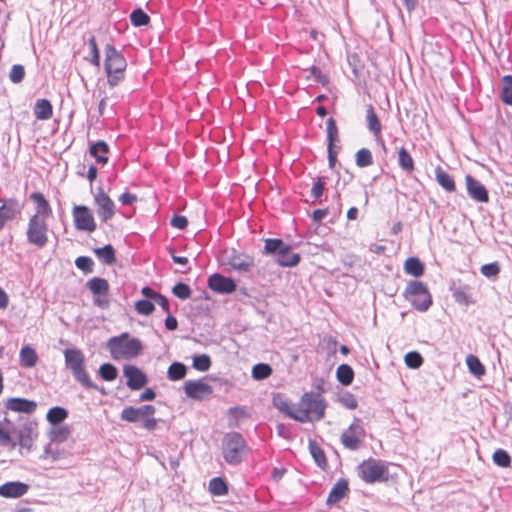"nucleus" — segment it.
<instances>
[{"label":"nucleus","instance_id":"nucleus-63","mask_svg":"<svg viewBox=\"0 0 512 512\" xmlns=\"http://www.w3.org/2000/svg\"><path fill=\"white\" fill-rule=\"evenodd\" d=\"M156 397V393L152 388H147L144 392H142L139 396V401H152Z\"/></svg>","mask_w":512,"mask_h":512},{"label":"nucleus","instance_id":"nucleus-43","mask_svg":"<svg viewBox=\"0 0 512 512\" xmlns=\"http://www.w3.org/2000/svg\"><path fill=\"white\" fill-rule=\"evenodd\" d=\"M466 364L469 368V371L477 376V377H480L482 375H484L485 373V368L484 366L482 365V363L480 362V360L474 356V355H468L466 357Z\"/></svg>","mask_w":512,"mask_h":512},{"label":"nucleus","instance_id":"nucleus-13","mask_svg":"<svg viewBox=\"0 0 512 512\" xmlns=\"http://www.w3.org/2000/svg\"><path fill=\"white\" fill-rule=\"evenodd\" d=\"M23 205L17 198H0V230L6 223L13 221L21 214Z\"/></svg>","mask_w":512,"mask_h":512},{"label":"nucleus","instance_id":"nucleus-23","mask_svg":"<svg viewBox=\"0 0 512 512\" xmlns=\"http://www.w3.org/2000/svg\"><path fill=\"white\" fill-rule=\"evenodd\" d=\"M5 407L18 413L33 414L37 409V403L26 398L13 397L7 399Z\"/></svg>","mask_w":512,"mask_h":512},{"label":"nucleus","instance_id":"nucleus-6","mask_svg":"<svg viewBox=\"0 0 512 512\" xmlns=\"http://www.w3.org/2000/svg\"><path fill=\"white\" fill-rule=\"evenodd\" d=\"M247 449L246 440L239 432H229L222 439V455L230 465H239Z\"/></svg>","mask_w":512,"mask_h":512},{"label":"nucleus","instance_id":"nucleus-64","mask_svg":"<svg viewBox=\"0 0 512 512\" xmlns=\"http://www.w3.org/2000/svg\"><path fill=\"white\" fill-rule=\"evenodd\" d=\"M165 327L166 329L173 331L176 330L178 327V321L177 319L172 316L170 313H168V316L165 319Z\"/></svg>","mask_w":512,"mask_h":512},{"label":"nucleus","instance_id":"nucleus-54","mask_svg":"<svg viewBox=\"0 0 512 512\" xmlns=\"http://www.w3.org/2000/svg\"><path fill=\"white\" fill-rule=\"evenodd\" d=\"M0 446H11L15 448L17 443L12 440L11 433L0 423Z\"/></svg>","mask_w":512,"mask_h":512},{"label":"nucleus","instance_id":"nucleus-16","mask_svg":"<svg viewBox=\"0 0 512 512\" xmlns=\"http://www.w3.org/2000/svg\"><path fill=\"white\" fill-rule=\"evenodd\" d=\"M207 286L218 294H231L237 289V284L234 279L220 273L210 275L207 280Z\"/></svg>","mask_w":512,"mask_h":512},{"label":"nucleus","instance_id":"nucleus-27","mask_svg":"<svg viewBox=\"0 0 512 512\" xmlns=\"http://www.w3.org/2000/svg\"><path fill=\"white\" fill-rule=\"evenodd\" d=\"M348 492V483L344 479H340L331 489L326 500L327 505H334L341 501Z\"/></svg>","mask_w":512,"mask_h":512},{"label":"nucleus","instance_id":"nucleus-18","mask_svg":"<svg viewBox=\"0 0 512 512\" xmlns=\"http://www.w3.org/2000/svg\"><path fill=\"white\" fill-rule=\"evenodd\" d=\"M227 264L232 270L239 273H248L255 266L254 257L245 253L232 250L227 258Z\"/></svg>","mask_w":512,"mask_h":512},{"label":"nucleus","instance_id":"nucleus-45","mask_svg":"<svg viewBox=\"0 0 512 512\" xmlns=\"http://www.w3.org/2000/svg\"><path fill=\"white\" fill-rule=\"evenodd\" d=\"M373 163L372 154L369 149L362 148L356 153V165L358 167H368Z\"/></svg>","mask_w":512,"mask_h":512},{"label":"nucleus","instance_id":"nucleus-55","mask_svg":"<svg viewBox=\"0 0 512 512\" xmlns=\"http://www.w3.org/2000/svg\"><path fill=\"white\" fill-rule=\"evenodd\" d=\"M482 275L487 278L496 277L500 272V267L497 262L485 264L480 269Z\"/></svg>","mask_w":512,"mask_h":512},{"label":"nucleus","instance_id":"nucleus-20","mask_svg":"<svg viewBox=\"0 0 512 512\" xmlns=\"http://www.w3.org/2000/svg\"><path fill=\"white\" fill-rule=\"evenodd\" d=\"M123 374L127 378L126 385L131 390H139L148 382L146 374L134 365H125L123 368Z\"/></svg>","mask_w":512,"mask_h":512},{"label":"nucleus","instance_id":"nucleus-37","mask_svg":"<svg viewBox=\"0 0 512 512\" xmlns=\"http://www.w3.org/2000/svg\"><path fill=\"white\" fill-rule=\"evenodd\" d=\"M71 434V429L68 425L62 426H54L49 433V437L51 441L54 442H64L68 439Z\"/></svg>","mask_w":512,"mask_h":512},{"label":"nucleus","instance_id":"nucleus-29","mask_svg":"<svg viewBox=\"0 0 512 512\" xmlns=\"http://www.w3.org/2000/svg\"><path fill=\"white\" fill-rule=\"evenodd\" d=\"M53 107L49 100L38 99L34 106V115L38 120H48L52 117Z\"/></svg>","mask_w":512,"mask_h":512},{"label":"nucleus","instance_id":"nucleus-46","mask_svg":"<svg viewBox=\"0 0 512 512\" xmlns=\"http://www.w3.org/2000/svg\"><path fill=\"white\" fill-rule=\"evenodd\" d=\"M87 43H88V46L90 48V53H91L90 63L95 67H100V52L98 49V45H97L95 36H93V35L90 36Z\"/></svg>","mask_w":512,"mask_h":512},{"label":"nucleus","instance_id":"nucleus-56","mask_svg":"<svg viewBox=\"0 0 512 512\" xmlns=\"http://www.w3.org/2000/svg\"><path fill=\"white\" fill-rule=\"evenodd\" d=\"M339 402L346 408L348 409H355L357 407V400L356 398L354 397V395H352L351 393L349 392H345L343 393L342 395H340L339 397Z\"/></svg>","mask_w":512,"mask_h":512},{"label":"nucleus","instance_id":"nucleus-36","mask_svg":"<svg viewBox=\"0 0 512 512\" xmlns=\"http://www.w3.org/2000/svg\"><path fill=\"white\" fill-rule=\"evenodd\" d=\"M209 492L214 496H224L228 493V486L222 477H214L209 482Z\"/></svg>","mask_w":512,"mask_h":512},{"label":"nucleus","instance_id":"nucleus-30","mask_svg":"<svg viewBox=\"0 0 512 512\" xmlns=\"http://www.w3.org/2000/svg\"><path fill=\"white\" fill-rule=\"evenodd\" d=\"M67 417V409L61 406H54L50 408L46 414L47 421L53 426L61 424L67 419Z\"/></svg>","mask_w":512,"mask_h":512},{"label":"nucleus","instance_id":"nucleus-47","mask_svg":"<svg viewBox=\"0 0 512 512\" xmlns=\"http://www.w3.org/2000/svg\"><path fill=\"white\" fill-rule=\"evenodd\" d=\"M76 267L85 274L92 273L94 269V261L88 256H79L75 260Z\"/></svg>","mask_w":512,"mask_h":512},{"label":"nucleus","instance_id":"nucleus-58","mask_svg":"<svg viewBox=\"0 0 512 512\" xmlns=\"http://www.w3.org/2000/svg\"><path fill=\"white\" fill-rule=\"evenodd\" d=\"M309 448L311 456L313 457L316 465L320 467V446L315 440H309Z\"/></svg>","mask_w":512,"mask_h":512},{"label":"nucleus","instance_id":"nucleus-3","mask_svg":"<svg viewBox=\"0 0 512 512\" xmlns=\"http://www.w3.org/2000/svg\"><path fill=\"white\" fill-rule=\"evenodd\" d=\"M104 54V69L107 75V83L110 87H116L125 78L127 61L123 54L110 43L105 45Z\"/></svg>","mask_w":512,"mask_h":512},{"label":"nucleus","instance_id":"nucleus-14","mask_svg":"<svg viewBox=\"0 0 512 512\" xmlns=\"http://www.w3.org/2000/svg\"><path fill=\"white\" fill-rule=\"evenodd\" d=\"M74 226L79 231L93 232L96 223L90 209L85 205H75L72 210Z\"/></svg>","mask_w":512,"mask_h":512},{"label":"nucleus","instance_id":"nucleus-17","mask_svg":"<svg viewBox=\"0 0 512 512\" xmlns=\"http://www.w3.org/2000/svg\"><path fill=\"white\" fill-rule=\"evenodd\" d=\"M95 203L97 205V215L102 222H107L113 218L115 214V204L101 188L95 195Z\"/></svg>","mask_w":512,"mask_h":512},{"label":"nucleus","instance_id":"nucleus-57","mask_svg":"<svg viewBox=\"0 0 512 512\" xmlns=\"http://www.w3.org/2000/svg\"><path fill=\"white\" fill-rule=\"evenodd\" d=\"M170 224L174 228L183 230V229H185L187 227L188 220H187V218L185 216L174 214L172 219H171V221H170Z\"/></svg>","mask_w":512,"mask_h":512},{"label":"nucleus","instance_id":"nucleus-7","mask_svg":"<svg viewBox=\"0 0 512 512\" xmlns=\"http://www.w3.org/2000/svg\"><path fill=\"white\" fill-rule=\"evenodd\" d=\"M403 295L415 309L421 312L428 310L432 304V298L426 285L420 281H410Z\"/></svg>","mask_w":512,"mask_h":512},{"label":"nucleus","instance_id":"nucleus-39","mask_svg":"<svg viewBox=\"0 0 512 512\" xmlns=\"http://www.w3.org/2000/svg\"><path fill=\"white\" fill-rule=\"evenodd\" d=\"M398 163L406 173H411L414 170V161L404 147H401L398 151Z\"/></svg>","mask_w":512,"mask_h":512},{"label":"nucleus","instance_id":"nucleus-49","mask_svg":"<svg viewBox=\"0 0 512 512\" xmlns=\"http://www.w3.org/2000/svg\"><path fill=\"white\" fill-rule=\"evenodd\" d=\"M172 293L181 300H186L191 296V288L183 282H178L172 288Z\"/></svg>","mask_w":512,"mask_h":512},{"label":"nucleus","instance_id":"nucleus-31","mask_svg":"<svg viewBox=\"0 0 512 512\" xmlns=\"http://www.w3.org/2000/svg\"><path fill=\"white\" fill-rule=\"evenodd\" d=\"M94 253L106 265H112L116 262L115 250L111 244L94 249Z\"/></svg>","mask_w":512,"mask_h":512},{"label":"nucleus","instance_id":"nucleus-44","mask_svg":"<svg viewBox=\"0 0 512 512\" xmlns=\"http://www.w3.org/2000/svg\"><path fill=\"white\" fill-rule=\"evenodd\" d=\"M192 366L201 372L208 371L211 367V358L207 354L196 355L193 358Z\"/></svg>","mask_w":512,"mask_h":512},{"label":"nucleus","instance_id":"nucleus-8","mask_svg":"<svg viewBox=\"0 0 512 512\" xmlns=\"http://www.w3.org/2000/svg\"><path fill=\"white\" fill-rule=\"evenodd\" d=\"M359 477L366 483H375L385 479L388 469L380 460L370 458L357 467Z\"/></svg>","mask_w":512,"mask_h":512},{"label":"nucleus","instance_id":"nucleus-59","mask_svg":"<svg viewBox=\"0 0 512 512\" xmlns=\"http://www.w3.org/2000/svg\"><path fill=\"white\" fill-rule=\"evenodd\" d=\"M118 200L122 205H132L137 201V196L135 194L125 192L119 196Z\"/></svg>","mask_w":512,"mask_h":512},{"label":"nucleus","instance_id":"nucleus-61","mask_svg":"<svg viewBox=\"0 0 512 512\" xmlns=\"http://www.w3.org/2000/svg\"><path fill=\"white\" fill-rule=\"evenodd\" d=\"M141 293L145 297L146 300H150V301H154L157 298V296L160 294L149 286L143 287L141 290Z\"/></svg>","mask_w":512,"mask_h":512},{"label":"nucleus","instance_id":"nucleus-12","mask_svg":"<svg viewBox=\"0 0 512 512\" xmlns=\"http://www.w3.org/2000/svg\"><path fill=\"white\" fill-rule=\"evenodd\" d=\"M17 434L18 441L16 442L22 448L30 450L33 446L34 440L38 437V423L32 419H25L18 430L14 431Z\"/></svg>","mask_w":512,"mask_h":512},{"label":"nucleus","instance_id":"nucleus-52","mask_svg":"<svg viewBox=\"0 0 512 512\" xmlns=\"http://www.w3.org/2000/svg\"><path fill=\"white\" fill-rule=\"evenodd\" d=\"M25 77V68L21 64H15L12 66L10 73H9V79L14 84H19L23 81Z\"/></svg>","mask_w":512,"mask_h":512},{"label":"nucleus","instance_id":"nucleus-4","mask_svg":"<svg viewBox=\"0 0 512 512\" xmlns=\"http://www.w3.org/2000/svg\"><path fill=\"white\" fill-rule=\"evenodd\" d=\"M107 348L114 360H120L137 357L142 352L143 345L138 338L130 337L129 333L124 332L111 337L107 341Z\"/></svg>","mask_w":512,"mask_h":512},{"label":"nucleus","instance_id":"nucleus-11","mask_svg":"<svg viewBox=\"0 0 512 512\" xmlns=\"http://www.w3.org/2000/svg\"><path fill=\"white\" fill-rule=\"evenodd\" d=\"M365 428L360 419H355L353 423L342 433L341 443L345 448L357 450L361 446L365 437Z\"/></svg>","mask_w":512,"mask_h":512},{"label":"nucleus","instance_id":"nucleus-48","mask_svg":"<svg viewBox=\"0 0 512 512\" xmlns=\"http://www.w3.org/2000/svg\"><path fill=\"white\" fill-rule=\"evenodd\" d=\"M502 100L508 105H512V76L507 75L503 78Z\"/></svg>","mask_w":512,"mask_h":512},{"label":"nucleus","instance_id":"nucleus-40","mask_svg":"<svg viewBox=\"0 0 512 512\" xmlns=\"http://www.w3.org/2000/svg\"><path fill=\"white\" fill-rule=\"evenodd\" d=\"M187 368L181 362H173L167 371L168 378L173 381L181 380L186 376Z\"/></svg>","mask_w":512,"mask_h":512},{"label":"nucleus","instance_id":"nucleus-62","mask_svg":"<svg viewBox=\"0 0 512 512\" xmlns=\"http://www.w3.org/2000/svg\"><path fill=\"white\" fill-rule=\"evenodd\" d=\"M157 423L158 420L156 418L153 416H147V418L142 422V426L148 431H153L156 429Z\"/></svg>","mask_w":512,"mask_h":512},{"label":"nucleus","instance_id":"nucleus-41","mask_svg":"<svg viewBox=\"0 0 512 512\" xmlns=\"http://www.w3.org/2000/svg\"><path fill=\"white\" fill-rule=\"evenodd\" d=\"M130 21L135 27L145 26L149 23V15L141 8L134 9L130 14Z\"/></svg>","mask_w":512,"mask_h":512},{"label":"nucleus","instance_id":"nucleus-51","mask_svg":"<svg viewBox=\"0 0 512 512\" xmlns=\"http://www.w3.org/2000/svg\"><path fill=\"white\" fill-rule=\"evenodd\" d=\"M493 461L500 467L506 468L511 464V458L509 454L502 449H498L493 454Z\"/></svg>","mask_w":512,"mask_h":512},{"label":"nucleus","instance_id":"nucleus-1","mask_svg":"<svg viewBox=\"0 0 512 512\" xmlns=\"http://www.w3.org/2000/svg\"><path fill=\"white\" fill-rule=\"evenodd\" d=\"M273 405L286 416L299 422L320 419V394L305 393L299 403H292L282 394L273 397Z\"/></svg>","mask_w":512,"mask_h":512},{"label":"nucleus","instance_id":"nucleus-33","mask_svg":"<svg viewBox=\"0 0 512 512\" xmlns=\"http://www.w3.org/2000/svg\"><path fill=\"white\" fill-rule=\"evenodd\" d=\"M404 271L408 275L420 277L424 274V265L417 257H410L404 263Z\"/></svg>","mask_w":512,"mask_h":512},{"label":"nucleus","instance_id":"nucleus-24","mask_svg":"<svg viewBox=\"0 0 512 512\" xmlns=\"http://www.w3.org/2000/svg\"><path fill=\"white\" fill-rule=\"evenodd\" d=\"M29 490V485L20 481H10L0 486V496L4 498H19Z\"/></svg>","mask_w":512,"mask_h":512},{"label":"nucleus","instance_id":"nucleus-34","mask_svg":"<svg viewBox=\"0 0 512 512\" xmlns=\"http://www.w3.org/2000/svg\"><path fill=\"white\" fill-rule=\"evenodd\" d=\"M366 120L369 131L378 136L381 133V123L372 105L367 107Z\"/></svg>","mask_w":512,"mask_h":512},{"label":"nucleus","instance_id":"nucleus-38","mask_svg":"<svg viewBox=\"0 0 512 512\" xmlns=\"http://www.w3.org/2000/svg\"><path fill=\"white\" fill-rule=\"evenodd\" d=\"M272 373L273 369L267 363H257L252 367V377L257 381L267 379Z\"/></svg>","mask_w":512,"mask_h":512},{"label":"nucleus","instance_id":"nucleus-53","mask_svg":"<svg viewBox=\"0 0 512 512\" xmlns=\"http://www.w3.org/2000/svg\"><path fill=\"white\" fill-rule=\"evenodd\" d=\"M404 361L409 368L417 369L422 365L423 358L418 352L412 351L405 355Z\"/></svg>","mask_w":512,"mask_h":512},{"label":"nucleus","instance_id":"nucleus-25","mask_svg":"<svg viewBox=\"0 0 512 512\" xmlns=\"http://www.w3.org/2000/svg\"><path fill=\"white\" fill-rule=\"evenodd\" d=\"M30 199L36 205V212L32 217L48 219L52 215L51 205L41 192H33Z\"/></svg>","mask_w":512,"mask_h":512},{"label":"nucleus","instance_id":"nucleus-28","mask_svg":"<svg viewBox=\"0 0 512 512\" xmlns=\"http://www.w3.org/2000/svg\"><path fill=\"white\" fill-rule=\"evenodd\" d=\"M89 152L97 163L104 165L108 162L107 154L109 152V146L105 141L99 140L91 144Z\"/></svg>","mask_w":512,"mask_h":512},{"label":"nucleus","instance_id":"nucleus-9","mask_svg":"<svg viewBox=\"0 0 512 512\" xmlns=\"http://www.w3.org/2000/svg\"><path fill=\"white\" fill-rule=\"evenodd\" d=\"M47 219L30 217L26 231L27 242L38 248H43L48 243Z\"/></svg>","mask_w":512,"mask_h":512},{"label":"nucleus","instance_id":"nucleus-2","mask_svg":"<svg viewBox=\"0 0 512 512\" xmlns=\"http://www.w3.org/2000/svg\"><path fill=\"white\" fill-rule=\"evenodd\" d=\"M65 367L71 371L74 379L87 389L99 391L105 395V389L100 388L91 381L86 369V359L84 353L78 348H67L64 350Z\"/></svg>","mask_w":512,"mask_h":512},{"label":"nucleus","instance_id":"nucleus-35","mask_svg":"<svg viewBox=\"0 0 512 512\" xmlns=\"http://www.w3.org/2000/svg\"><path fill=\"white\" fill-rule=\"evenodd\" d=\"M337 380L344 386H348L354 379V371L348 364H341L336 371Z\"/></svg>","mask_w":512,"mask_h":512},{"label":"nucleus","instance_id":"nucleus-42","mask_svg":"<svg viewBox=\"0 0 512 512\" xmlns=\"http://www.w3.org/2000/svg\"><path fill=\"white\" fill-rule=\"evenodd\" d=\"M98 373L104 381H113L118 376V370L116 366L111 363H104L100 365Z\"/></svg>","mask_w":512,"mask_h":512},{"label":"nucleus","instance_id":"nucleus-10","mask_svg":"<svg viewBox=\"0 0 512 512\" xmlns=\"http://www.w3.org/2000/svg\"><path fill=\"white\" fill-rule=\"evenodd\" d=\"M86 287L93 294V304L101 309H107L110 304L108 281L101 277H93L86 283Z\"/></svg>","mask_w":512,"mask_h":512},{"label":"nucleus","instance_id":"nucleus-22","mask_svg":"<svg viewBox=\"0 0 512 512\" xmlns=\"http://www.w3.org/2000/svg\"><path fill=\"white\" fill-rule=\"evenodd\" d=\"M466 188L469 196L477 202L487 203L489 194L485 186L471 175L465 177Z\"/></svg>","mask_w":512,"mask_h":512},{"label":"nucleus","instance_id":"nucleus-60","mask_svg":"<svg viewBox=\"0 0 512 512\" xmlns=\"http://www.w3.org/2000/svg\"><path fill=\"white\" fill-rule=\"evenodd\" d=\"M165 312L170 313V303L166 296L159 294L154 300Z\"/></svg>","mask_w":512,"mask_h":512},{"label":"nucleus","instance_id":"nucleus-19","mask_svg":"<svg viewBox=\"0 0 512 512\" xmlns=\"http://www.w3.org/2000/svg\"><path fill=\"white\" fill-rule=\"evenodd\" d=\"M187 397L194 400H204L213 393V388L202 380H188L184 384Z\"/></svg>","mask_w":512,"mask_h":512},{"label":"nucleus","instance_id":"nucleus-21","mask_svg":"<svg viewBox=\"0 0 512 512\" xmlns=\"http://www.w3.org/2000/svg\"><path fill=\"white\" fill-rule=\"evenodd\" d=\"M327 140L329 166L333 168L337 161V152L340 149V146L335 145V142H338L339 138L338 129L333 118L327 120Z\"/></svg>","mask_w":512,"mask_h":512},{"label":"nucleus","instance_id":"nucleus-50","mask_svg":"<svg viewBox=\"0 0 512 512\" xmlns=\"http://www.w3.org/2000/svg\"><path fill=\"white\" fill-rule=\"evenodd\" d=\"M135 310L141 315H150L155 310L153 301L141 299L135 303Z\"/></svg>","mask_w":512,"mask_h":512},{"label":"nucleus","instance_id":"nucleus-32","mask_svg":"<svg viewBox=\"0 0 512 512\" xmlns=\"http://www.w3.org/2000/svg\"><path fill=\"white\" fill-rule=\"evenodd\" d=\"M437 183L449 192L455 191V182L453 178L440 166L435 169Z\"/></svg>","mask_w":512,"mask_h":512},{"label":"nucleus","instance_id":"nucleus-26","mask_svg":"<svg viewBox=\"0 0 512 512\" xmlns=\"http://www.w3.org/2000/svg\"><path fill=\"white\" fill-rule=\"evenodd\" d=\"M38 362L36 350L31 345H24L19 352V363L23 368H33Z\"/></svg>","mask_w":512,"mask_h":512},{"label":"nucleus","instance_id":"nucleus-15","mask_svg":"<svg viewBox=\"0 0 512 512\" xmlns=\"http://www.w3.org/2000/svg\"><path fill=\"white\" fill-rule=\"evenodd\" d=\"M155 412L156 408L150 404L140 407L127 406L122 410L120 419L128 423H138L143 422L147 416H153Z\"/></svg>","mask_w":512,"mask_h":512},{"label":"nucleus","instance_id":"nucleus-5","mask_svg":"<svg viewBox=\"0 0 512 512\" xmlns=\"http://www.w3.org/2000/svg\"><path fill=\"white\" fill-rule=\"evenodd\" d=\"M263 254L275 257V261L282 267H293L300 262V255L293 253L291 245L280 238L265 240Z\"/></svg>","mask_w":512,"mask_h":512}]
</instances>
